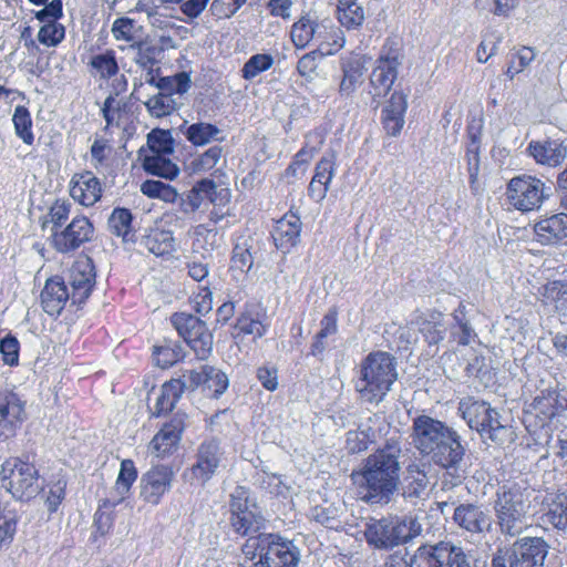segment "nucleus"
Instances as JSON below:
<instances>
[{
    "label": "nucleus",
    "mask_w": 567,
    "mask_h": 567,
    "mask_svg": "<svg viewBox=\"0 0 567 567\" xmlns=\"http://www.w3.org/2000/svg\"><path fill=\"white\" fill-rule=\"evenodd\" d=\"M412 444L415 450L434 465L443 470H453L451 478L445 484L460 485L464 475L460 472V464L465 455V447L461 436L444 422L430 415H419L412 421Z\"/></svg>",
    "instance_id": "1"
},
{
    "label": "nucleus",
    "mask_w": 567,
    "mask_h": 567,
    "mask_svg": "<svg viewBox=\"0 0 567 567\" xmlns=\"http://www.w3.org/2000/svg\"><path fill=\"white\" fill-rule=\"evenodd\" d=\"M401 452L398 441L386 440L364 460L361 468L352 471L350 477L358 498L368 504L390 502L400 483Z\"/></svg>",
    "instance_id": "2"
},
{
    "label": "nucleus",
    "mask_w": 567,
    "mask_h": 567,
    "mask_svg": "<svg viewBox=\"0 0 567 567\" xmlns=\"http://www.w3.org/2000/svg\"><path fill=\"white\" fill-rule=\"evenodd\" d=\"M398 362L393 354L382 350L371 351L360 362L354 390L360 399L379 404L398 380Z\"/></svg>",
    "instance_id": "3"
},
{
    "label": "nucleus",
    "mask_w": 567,
    "mask_h": 567,
    "mask_svg": "<svg viewBox=\"0 0 567 567\" xmlns=\"http://www.w3.org/2000/svg\"><path fill=\"white\" fill-rule=\"evenodd\" d=\"M420 533V527L414 520H408L399 516H388L380 519H371L367 524L364 537L367 543L377 549H392L404 545Z\"/></svg>",
    "instance_id": "4"
},
{
    "label": "nucleus",
    "mask_w": 567,
    "mask_h": 567,
    "mask_svg": "<svg viewBox=\"0 0 567 567\" xmlns=\"http://www.w3.org/2000/svg\"><path fill=\"white\" fill-rule=\"evenodd\" d=\"M528 495L516 483L502 485L496 493L495 512L501 530L515 536L524 528Z\"/></svg>",
    "instance_id": "5"
},
{
    "label": "nucleus",
    "mask_w": 567,
    "mask_h": 567,
    "mask_svg": "<svg viewBox=\"0 0 567 567\" xmlns=\"http://www.w3.org/2000/svg\"><path fill=\"white\" fill-rule=\"evenodd\" d=\"M546 198V184L535 175L519 174L506 184V203L523 214L538 210Z\"/></svg>",
    "instance_id": "6"
},
{
    "label": "nucleus",
    "mask_w": 567,
    "mask_h": 567,
    "mask_svg": "<svg viewBox=\"0 0 567 567\" xmlns=\"http://www.w3.org/2000/svg\"><path fill=\"white\" fill-rule=\"evenodd\" d=\"M0 478L11 495L20 501L34 497L40 489L39 472L33 463L20 457H9L2 465Z\"/></svg>",
    "instance_id": "7"
},
{
    "label": "nucleus",
    "mask_w": 567,
    "mask_h": 567,
    "mask_svg": "<svg viewBox=\"0 0 567 567\" xmlns=\"http://www.w3.org/2000/svg\"><path fill=\"white\" fill-rule=\"evenodd\" d=\"M403 59L402 41L395 37L385 39L370 76L371 86L379 95L390 92L399 75Z\"/></svg>",
    "instance_id": "8"
},
{
    "label": "nucleus",
    "mask_w": 567,
    "mask_h": 567,
    "mask_svg": "<svg viewBox=\"0 0 567 567\" xmlns=\"http://www.w3.org/2000/svg\"><path fill=\"white\" fill-rule=\"evenodd\" d=\"M460 410L468 426L476 430L482 436L502 443L504 437L511 434L509 427L501 423L499 413L485 401L463 402Z\"/></svg>",
    "instance_id": "9"
},
{
    "label": "nucleus",
    "mask_w": 567,
    "mask_h": 567,
    "mask_svg": "<svg viewBox=\"0 0 567 567\" xmlns=\"http://www.w3.org/2000/svg\"><path fill=\"white\" fill-rule=\"evenodd\" d=\"M281 538L271 534L249 535L243 546L244 561L243 567H284L281 564L284 557V544L279 543Z\"/></svg>",
    "instance_id": "10"
},
{
    "label": "nucleus",
    "mask_w": 567,
    "mask_h": 567,
    "mask_svg": "<svg viewBox=\"0 0 567 567\" xmlns=\"http://www.w3.org/2000/svg\"><path fill=\"white\" fill-rule=\"evenodd\" d=\"M171 321L199 360H206L210 355L213 334L204 321L186 312L174 313Z\"/></svg>",
    "instance_id": "11"
},
{
    "label": "nucleus",
    "mask_w": 567,
    "mask_h": 567,
    "mask_svg": "<svg viewBox=\"0 0 567 567\" xmlns=\"http://www.w3.org/2000/svg\"><path fill=\"white\" fill-rule=\"evenodd\" d=\"M415 558L421 566L427 567H466L467 559L461 547L451 542H439L436 544H422L415 550Z\"/></svg>",
    "instance_id": "12"
},
{
    "label": "nucleus",
    "mask_w": 567,
    "mask_h": 567,
    "mask_svg": "<svg viewBox=\"0 0 567 567\" xmlns=\"http://www.w3.org/2000/svg\"><path fill=\"white\" fill-rule=\"evenodd\" d=\"M93 231V225L86 217H75L63 229L52 231L53 247L60 252L73 251L91 240Z\"/></svg>",
    "instance_id": "13"
},
{
    "label": "nucleus",
    "mask_w": 567,
    "mask_h": 567,
    "mask_svg": "<svg viewBox=\"0 0 567 567\" xmlns=\"http://www.w3.org/2000/svg\"><path fill=\"white\" fill-rule=\"evenodd\" d=\"M174 471L168 465H156L151 467L141 477V497L152 505H157L166 494L174 481Z\"/></svg>",
    "instance_id": "14"
},
{
    "label": "nucleus",
    "mask_w": 567,
    "mask_h": 567,
    "mask_svg": "<svg viewBox=\"0 0 567 567\" xmlns=\"http://www.w3.org/2000/svg\"><path fill=\"white\" fill-rule=\"evenodd\" d=\"M25 416V401L12 390H0V439L12 436Z\"/></svg>",
    "instance_id": "15"
},
{
    "label": "nucleus",
    "mask_w": 567,
    "mask_h": 567,
    "mask_svg": "<svg viewBox=\"0 0 567 567\" xmlns=\"http://www.w3.org/2000/svg\"><path fill=\"white\" fill-rule=\"evenodd\" d=\"M206 198L214 206H218L229 200V192L227 188L218 189L214 181L204 178L197 182L185 196L181 197V210L185 214H194Z\"/></svg>",
    "instance_id": "16"
},
{
    "label": "nucleus",
    "mask_w": 567,
    "mask_h": 567,
    "mask_svg": "<svg viewBox=\"0 0 567 567\" xmlns=\"http://www.w3.org/2000/svg\"><path fill=\"white\" fill-rule=\"evenodd\" d=\"M505 549L516 567H543L548 554V545L540 537L522 538Z\"/></svg>",
    "instance_id": "17"
},
{
    "label": "nucleus",
    "mask_w": 567,
    "mask_h": 567,
    "mask_svg": "<svg viewBox=\"0 0 567 567\" xmlns=\"http://www.w3.org/2000/svg\"><path fill=\"white\" fill-rule=\"evenodd\" d=\"M186 415L177 413L173 419L163 425L150 443V453L156 457H166L174 453L179 444L182 433L185 429Z\"/></svg>",
    "instance_id": "18"
},
{
    "label": "nucleus",
    "mask_w": 567,
    "mask_h": 567,
    "mask_svg": "<svg viewBox=\"0 0 567 567\" xmlns=\"http://www.w3.org/2000/svg\"><path fill=\"white\" fill-rule=\"evenodd\" d=\"M189 391L203 386L214 398L220 396L228 388L229 380L226 373L212 365H203L199 371L188 370L184 373Z\"/></svg>",
    "instance_id": "19"
},
{
    "label": "nucleus",
    "mask_w": 567,
    "mask_h": 567,
    "mask_svg": "<svg viewBox=\"0 0 567 567\" xmlns=\"http://www.w3.org/2000/svg\"><path fill=\"white\" fill-rule=\"evenodd\" d=\"M408 111V93L403 90H394L381 111V124L385 134L398 137L405 124Z\"/></svg>",
    "instance_id": "20"
},
{
    "label": "nucleus",
    "mask_w": 567,
    "mask_h": 567,
    "mask_svg": "<svg viewBox=\"0 0 567 567\" xmlns=\"http://www.w3.org/2000/svg\"><path fill=\"white\" fill-rule=\"evenodd\" d=\"M536 240L544 246H558L567 243V214L556 213L540 217L534 225Z\"/></svg>",
    "instance_id": "21"
},
{
    "label": "nucleus",
    "mask_w": 567,
    "mask_h": 567,
    "mask_svg": "<svg viewBox=\"0 0 567 567\" xmlns=\"http://www.w3.org/2000/svg\"><path fill=\"white\" fill-rule=\"evenodd\" d=\"M95 282L94 267L89 258L78 260L69 270V284L72 288L71 299L74 303L86 300Z\"/></svg>",
    "instance_id": "22"
},
{
    "label": "nucleus",
    "mask_w": 567,
    "mask_h": 567,
    "mask_svg": "<svg viewBox=\"0 0 567 567\" xmlns=\"http://www.w3.org/2000/svg\"><path fill=\"white\" fill-rule=\"evenodd\" d=\"M367 58L362 54L351 55L341 62L342 75L339 82L338 93L342 99L352 97L358 87L363 83L367 71Z\"/></svg>",
    "instance_id": "23"
},
{
    "label": "nucleus",
    "mask_w": 567,
    "mask_h": 567,
    "mask_svg": "<svg viewBox=\"0 0 567 567\" xmlns=\"http://www.w3.org/2000/svg\"><path fill=\"white\" fill-rule=\"evenodd\" d=\"M223 457L219 443L215 440L204 442L198 447L196 463L192 473L202 483L207 482L217 471Z\"/></svg>",
    "instance_id": "24"
},
{
    "label": "nucleus",
    "mask_w": 567,
    "mask_h": 567,
    "mask_svg": "<svg viewBox=\"0 0 567 567\" xmlns=\"http://www.w3.org/2000/svg\"><path fill=\"white\" fill-rule=\"evenodd\" d=\"M70 195L81 205L90 207L101 198V183L91 172L75 174L70 183Z\"/></svg>",
    "instance_id": "25"
},
{
    "label": "nucleus",
    "mask_w": 567,
    "mask_h": 567,
    "mask_svg": "<svg viewBox=\"0 0 567 567\" xmlns=\"http://www.w3.org/2000/svg\"><path fill=\"white\" fill-rule=\"evenodd\" d=\"M526 152L537 164L549 167L560 165L566 157V148L563 144L550 138L530 141Z\"/></svg>",
    "instance_id": "26"
},
{
    "label": "nucleus",
    "mask_w": 567,
    "mask_h": 567,
    "mask_svg": "<svg viewBox=\"0 0 567 567\" xmlns=\"http://www.w3.org/2000/svg\"><path fill=\"white\" fill-rule=\"evenodd\" d=\"M565 410H567V399L558 393L548 392L534 399L529 413L538 419L542 426H544Z\"/></svg>",
    "instance_id": "27"
},
{
    "label": "nucleus",
    "mask_w": 567,
    "mask_h": 567,
    "mask_svg": "<svg viewBox=\"0 0 567 567\" xmlns=\"http://www.w3.org/2000/svg\"><path fill=\"white\" fill-rule=\"evenodd\" d=\"M70 298L65 282L59 277L48 279L41 291L42 308L50 316L60 315Z\"/></svg>",
    "instance_id": "28"
},
{
    "label": "nucleus",
    "mask_w": 567,
    "mask_h": 567,
    "mask_svg": "<svg viewBox=\"0 0 567 567\" xmlns=\"http://www.w3.org/2000/svg\"><path fill=\"white\" fill-rule=\"evenodd\" d=\"M481 147H482V126L468 124L466 127L465 161L468 172V182L471 188H474L478 182L481 169Z\"/></svg>",
    "instance_id": "29"
},
{
    "label": "nucleus",
    "mask_w": 567,
    "mask_h": 567,
    "mask_svg": "<svg viewBox=\"0 0 567 567\" xmlns=\"http://www.w3.org/2000/svg\"><path fill=\"white\" fill-rule=\"evenodd\" d=\"M137 478V470L132 460H123L121 462L120 472L115 482V486L111 492L110 497L102 501V506L105 508H114L116 505L122 503L133 483Z\"/></svg>",
    "instance_id": "30"
},
{
    "label": "nucleus",
    "mask_w": 567,
    "mask_h": 567,
    "mask_svg": "<svg viewBox=\"0 0 567 567\" xmlns=\"http://www.w3.org/2000/svg\"><path fill=\"white\" fill-rule=\"evenodd\" d=\"M454 522L471 533H482L489 526V517L475 504H461L454 509Z\"/></svg>",
    "instance_id": "31"
},
{
    "label": "nucleus",
    "mask_w": 567,
    "mask_h": 567,
    "mask_svg": "<svg viewBox=\"0 0 567 567\" xmlns=\"http://www.w3.org/2000/svg\"><path fill=\"white\" fill-rule=\"evenodd\" d=\"M538 299L544 307H551L557 313L567 316V280L556 279L542 285Z\"/></svg>",
    "instance_id": "32"
},
{
    "label": "nucleus",
    "mask_w": 567,
    "mask_h": 567,
    "mask_svg": "<svg viewBox=\"0 0 567 567\" xmlns=\"http://www.w3.org/2000/svg\"><path fill=\"white\" fill-rule=\"evenodd\" d=\"M416 324L424 341L430 347L439 344L445 337L444 316L437 310H431L417 317Z\"/></svg>",
    "instance_id": "33"
},
{
    "label": "nucleus",
    "mask_w": 567,
    "mask_h": 567,
    "mask_svg": "<svg viewBox=\"0 0 567 567\" xmlns=\"http://www.w3.org/2000/svg\"><path fill=\"white\" fill-rule=\"evenodd\" d=\"M189 390L186 385L184 374L178 379H173L163 384L156 403L154 405V414L159 416L164 413L172 411L182 396L183 392Z\"/></svg>",
    "instance_id": "34"
},
{
    "label": "nucleus",
    "mask_w": 567,
    "mask_h": 567,
    "mask_svg": "<svg viewBox=\"0 0 567 567\" xmlns=\"http://www.w3.org/2000/svg\"><path fill=\"white\" fill-rule=\"evenodd\" d=\"M141 246L155 256H164L175 249V239L172 231L154 228L142 237Z\"/></svg>",
    "instance_id": "35"
},
{
    "label": "nucleus",
    "mask_w": 567,
    "mask_h": 567,
    "mask_svg": "<svg viewBox=\"0 0 567 567\" xmlns=\"http://www.w3.org/2000/svg\"><path fill=\"white\" fill-rule=\"evenodd\" d=\"M338 308L331 307L320 321V330L313 337L310 353L315 357L321 355L326 348V339L338 332Z\"/></svg>",
    "instance_id": "36"
},
{
    "label": "nucleus",
    "mask_w": 567,
    "mask_h": 567,
    "mask_svg": "<svg viewBox=\"0 0 567 567\" xmlns=\"http://www.w3.org/2000/svg\"><path fill=\"white\" fill-rule=\"evenodd\" d=\"M264 517L261 511L255 507L245 514H230V524L235 533L241 536H249L264 527Z\"/></svg>",
    "instance_id": "37"
},
{
    "label": "nucleus",
    "mask_w": 567,
    "mask_h": 567,
    "mask_svg": "<svg viewBox=\"0 0 567 567\" xmlns=\"http://www.w3.org/2000/svg\"><path fill=\"white\" fill-rule=\"evenodd\" d=\"M364 9L358 0H339L337 19L348 30L359 29L364 22Z\"/></svg>",
    "instance_id": "38"
},
{
    "label": "nucleus",
    "mask_w": 567,
    "mask_h": 567,
    "mask_svg": "<svg viewBox=\"0 0 567 567\" xmlns=\"http://www.w3.org/2000/svg\"><path fill=\"white\" fill-rule=\"evenodd\" d=\"M543 520L551 525L558 530H567V495L564 493L556 494L550 502L547 503L543 514Z\"/></svg>",
    "instance_id": "39"
},
{
    "label": "nucleus",
    "mask_w": 567,
    "mask_h": 567,
    "mask_svg": "<svg viewBox=\"0 0 567 567\" xmlns=\"http://www.w3.org/2000/svg\"><path fill=\"white\" fill-rule=\"evenodd\" d=\"M168 155L169 154L144 155V169L152 175L174 179L178 175L179 169Z\"/></svg>",
    "instance_id": "40"
},
{
    "label": "nucleus",
    "mask_w": 567,
    "mask_h": 567,
    "mask_svg": "<svg viewBox=\"0 0 567 567\" xmlns=\"http://www.w3.org/2000/svg\"><path fill=\"white\" fill-rule=\"evenodd\" d=\"M316 40L318 50L322 55H331L340 51L344 45V37L340 28L336 25L318 28Z\"/></svg>",
    "instance_id": "41"
},
{
    "label": "nucleus",
    "mask_w": 567,
    "mask_h": 567,
    "mask_svg": "<svg viewBox=\"0 0 567 567\" xmlns=\"http://www.w3.org/2000/svg\"><path fill=\"white\" fill-rule=\"evenodd\" d=\"M185 136L195 146H203L214 141H223L221 131L216 125L205 122L189 125Z\"/></svg>",
    "instance_id": "42"
},
{
    "label": "nucleus",
    "mask_w": 567,
    "mask_h": 567,
    "mask_svg": "<svg viewBox=\"0 0 567 567\" xmlns=\"http://www.w3.org/2000/svg\"><path fill=\"white\" fill-rule=\"evenodd\" d=\"M132 214L126 208H116L109 218V228L112 234L122 237L124 241H134L131 227Z\"/></svg>",
    "instance_id": "43"
},
{
    "label": "nucleus",
    "mask_w": 567,
    "mask_h": 567,
    "mask_svg": "<svg viewBox=\"0 0 567 567\" xmlns=\"http://www.w3.org/2000/svg\"><path fill=\"white\" fill-rule=\"evenodd\" d=\"M429 485V478L424 470L419 465L412 464L406 468L404 493L409 497H419Z\"/></svg>",
    "instance_id": "44"
},
{
    "label": "nucleus",
    "mask_w": 567,
    "mask_h": 567,
    "mask_svg": "<svg viewBox=\"0 0 567 567\" xmlns=\"http://www.w3.org/2000/svg\"><path fill=\"white\" fill-rule=\"evenodd\" d=\"M19 516L16 509L0 508V549L9 547L17 533Z\"/></svg>",
    "instance_id": "45"
},
{
    "label": "nucleus",
    "mask_w": 567,
    "mask_h": 567,
    "mask_svg": "<svg viewBox=\"0 0 567 567\" xmlns=\"http://www.w3.org/2000/svg\"><path fill=\"white\" fill-rule=\"evenodd\" d=\"M252 239L241 238L233 249V268L248 272L254 265Z\"/></svg>",
    "instance_id": "46"
},
{
    "label": "nucleus",
    "mask_w": 567,
    "mask_h": 567,
    "mask_svg": "<svg viewBox=\"0 0 567 567\" xmlns=\"http://www.w3.org/2000/svg\"><path fill=\"white\" fill-rule=\"evenodd\" d=\"M12 122L17 136L27 145H31L34 141V135L32 132V118L29 110L25 106L18 105L14 109Z\"/></svg>",
    "instance_id": "47"
},
{
    "label": "nucleus",
    "mask_w": 567,
    "mask_h": 567,
    "mask_svg": "<svg viewBox=\"0 0 567 567\" xmlns=\"http://www.w3.org/2000/svg\"><path fill=\"white\" fill-rule=\"evenodd\" d=\"M535 52L529 47H522L514 50L508 55V64L505 74L509 80L523 72L525 68L534 60Z\"/></svg>",
    "instance_id": "48"
},
{
    "label": "nucleus",
    "mask_w": 567,
    "mask_h": 567,
    "mask_svg": "<svg viewBox=\"0 0 567 567\" xmlns=\"http://www.w3.org/2000/svg\"><path fill=\"white\" fill-rule=\"evenodd\" d=\"M141 192L150 198H158L166 203H175L179 195L177 190L161 181H146L141 185Z\"/></svg>",
    "instance_id": "49"
},
{
    "label": "nucleus",
    "mask_w": 567,
    "mask_h": 567,
    "mask_svg": "<svg viewBox=\"0 0 567 567\" xmlns=\"http://www.w3.org/2000/svg\"><path fill=\"white\" fill-rule=\"evenodd\" d=\"M318 29L306 18L297 21L290 31V39L297 49H303L309 42L316 38Z\"/></svg>",
    "instance_id": "50"
},
{
    "label": "nucleus",
    "mask_w": 567,
    "mask_h": 567,
    "mask_svg": "<svg viewBox=\"0 0 567 567\" xmlns=\"http://www.w3.org/2000/svg\"><path fill=\"white\" fill-rule=\"evenodd\" d=\"M223 158V148L220 146H212L203 154L196 156L190 162L193 173H206L217 166Z\"/></svg>",
    "instance_id": "51"
},
{
    "label": "nucleus",
    "mask_w": 567,
    "mask_h": 567,
    "mask_svg": "<svg viewBox=\"0 0 567 567\" xmlns=\"http://www.w3.org/2000/svg\"><path fill=\"white\" fill-rule=\"evenodd\" d=\"M519 0H475V8L496 17L508 18Z\"/></svg>",
    "instance_id": "52"
},
{
    "label": "nucleus",
    "mask_w": 567,
    "mask_h": 567,
    "mask_svg": "<svg viewBox=\"0 0 567 567\" xmlns=\"http://www.w3.org/2000/svg\"><path fill=\"white\" fill-rule=\"evenodd\" d=\"M258 507L255 498L248 488L245 486H237L230 494L229 508L230 514H245L246 512Z\"/></svg>",
    "instance_id": "53"
},
{
    "label": "nucleus",
    "mask_w": 567,
    "mask_h": 567,
    "mask_svg": "<svg viewBox=\"0 0 567 567\" xmlns=\"http://www.w3.org/2000/svg\"><path fill=\"white\" fill-rule=\"evenodd\" d=\"M148 151L145 155L172 154L173 140L169 132L163 130H153L147 135Z\"/></svg>",
    "instance_id": "54"
},
{
    "label": "nucleus",
    "mask_w": 567,
    "mask_h": 567,
    "mask_svg": "<svg viewBox=\"0 0 567 567\" xmlns=\"http://www.w3.org/2000/svg\"><path fill=\"white\" fill-rule=\"evenodd\" d=\"M90 65L102 79H110L118 72V65L113 51L92 56Z\"/></svg>",
    "instance_id": "55"
},
{
    "label": "nucleus",
    "mask_w": 567,
    "mask_h": 567,
    "mask_svg": "<svg viewBox=\"0 0 567 567\" xmlns=\"http://www.w3.org/2000/svg\"><path fill=\"white\" fill-rule=\"evenodd\" d=\"M112 34L117 41L125 42H137V33L140 31V27L136 25V22L133 19L122 17L117 18L112 24Z\"/></svg>",
    "instance_id": "56"
},
{
    "label": "nucleus",
    "mask_w": 567,
    "mask_h": 567,
    "mask_svg": "<svg viewBox=\"0 0 567 567\" xmlns=\"http://www.w3.org/2000/svg\"><path fill=\"white\" fill-rule=\"evenodd\" d=\"M102 115L106 122L104 131L107 132L111 127H118L122 122V117L124 115V110L120 101H117L113 95H109L102 107Z\"/></svg>",
    "instance_id": "57"
},
{
    "label": "nucleus",
    "mask_w": 567,
    "mask_h": 567,
    "mask_svg": "<svg viewBox=\"0 0 567 567\" xmlns=\"http://www.w3.org/2000/svg\"><path fill=\"white\" fill-rule=\"evenodd\" d=\"M372 443V435L368 431L351 430L347 433L346 450L351 455L360 454L367 451Z\"/></svg>",
    "instance_id": "58"
},
{
    "label": "nucleus",
    "mask_w": 567,
    "mask_h": 567,
    "mask_svg": "<svg viewBox=\"0 0 567 567\" xmlns=\"http://www.w3.org/2000/svg\"><path fill=\"white\" fill-rule=\"evenodd\" d=\"M182 357V350L175 344L155 346L153 358L155 364L162 369H166L176 363Z\"/></svg>",
    "instance_id": "59"
},
{
    "label": "nucleus",
    "mask_w": 567,
    "mask_h": 567,
    "mask_svg": "<svg viewBox=\"0 0 567 567\" xmlns=\"http://www.w3.org/2000/svg\"><path fill=\"white\" fill-rule=\"evenodd\" d=\"M64 37V27L55 21L44 23L38 32L39 42L47 47H56L59 43L62 42Z\"/></svg>",
    "instance_id": "60"
},
{
    "label": "nucleus",
    "mask_w": 567,
    "mask_h": 567,
    "mask_svg": "<svg viewBox=\"0 0 567 567\" xmlns=\"http://www.w3.org/2000/svg\"><path fill=\"white\" fill-rule=\"evenodd\" d=\"M460 313L463 317L465 315V306L463 303H460L458 308L453 313V318L455 320L456 327L460 329V332L453 333L452 337L456 339L458 346L466 347L471 343L472 339L476 337V334L470 322L462 318Z\"/></svg>",
    "instance_id": "61"
},
{
    "label": "nucleus",
    "mask_w": 567,
    "mask_h": 567,
    "mask_svg": "<svg viewBox=\"0 0 567 567\" xmlns=\"http://www.w3.org/2000/svg\"><path fill=\"white\" fill-rule=\"evenodd\" d=\"M145 106L152 116L163 117L174 111V101L171 94L158 93L148 99Z\"/></svg>",
    "instance_id": "62"
},
{
    "label": "nucleus",
    "mask_w": 567,
    "mask_h": 567,
    "mask_svg": "<svg viewBox=\"0 0 567 567\" xmlns=\"http://www.w3.org/2000/svg\"><path fill=\"white\" fill-rule=\"evenodd\" d=\"M65 488L66 481L62 477L48 484V489L44 491V499L49 512L53 513L58 509L64 499Z\"/></svg>",
    "instance_id": "63"
},
{
    "label": "nucleus",
    "mask_w": 567,
    "mask_h": 567,
    "mask_svg": "<svg viewBox=\"0 0 567 567\" xmlns=\"http://www.w3.org/2000/svg\"><path fill=\"white\" fill-rule=\"evenodd\" d=\"M272 62L274 60L269 54H255L244 64L243 76L246 80L254 79L260 72L268 70Z\"/></svg>",
    "instance_id": "64"
}]
</instances>
